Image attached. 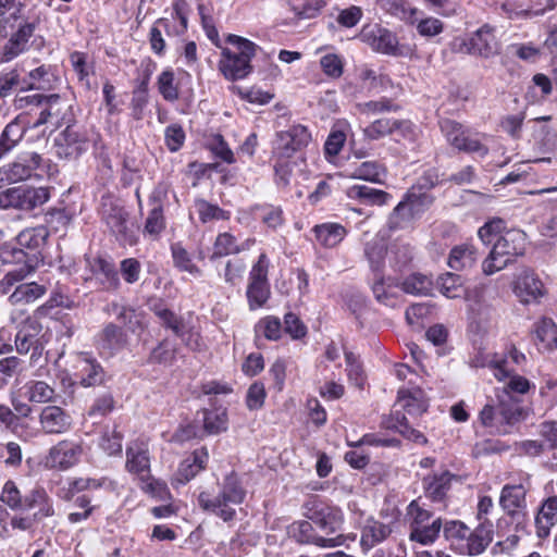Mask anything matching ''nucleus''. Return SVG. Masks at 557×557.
<instances>
[{
	"label": "nucleus",
	"instance_id": "obj_48",
	"mask_svg": "<svg viewBox=\"0 0 557 557\" xmlns=\"http://www.w3.org/2000/svg\"><path fill=\"white\" fill-rule=\"evenodd\" d=\"M49 236V231L46 226L39 225L22 231L17 235V243L20 246L28 249H39L42 247Z\"/></svg>",
	"mask_w": 557,
	"mask_h": 557
},
{
	"label": "nucleus",
	"instance_id": "obj_33",
	"mask_svg": "<svg viewBox=\"0 0 557 557\" xmlns=\"http://www.w3.org/2000/svg\"><path fill=\"white\" fill-rule=\"evenodd\" d=\"M315 240L325 248L336 247L347 235V230L339 223L326 222L312 228Z\"/></svg>",
	"mask_w": 557,
	"mask_h": 557
},
{
	"label": "nucleus",
	"instance_id": "obj_7",
	"mask_svg": "<svg viewBox=\"0 0 557 557\" xmlns=\"http://www.w3.org/2000/svg\"><path fill=\"white\" fill-rule=\"evenodd\" d=\"M0 261L2 263H23L20 268L8 271L0 280V294L7 295L13 289V286L24 281L36 271L37 265L30 259H27L23 249L14 245L4 243L0 246Z\"/></svg>",
	"mask_w": 557,
	"mask_h": 557
},
{
	"label": "nucleus",
	"instance_id": "obj_22",
	"mask_svg": "<svg viewBox=\"0 0 557 557\" xmlns=\"http://www.w3.org/2000/svg\"><path fill=\"white\" fill-rule=\"evenodd\" d=\"M513 293L523 304L536 302L544 296V285L530 269L522 270L516 277Z\"/></svg>",
	"mask_w": 557,
	"mask_h": 557
},
{
	"label": "nucleus",
	"instance_id": "obj_31",
	"mask_svg": "<svg viewBox=\"0 0 557 557\" xmlns=\"http://www.w3.org/2000/svg\"><path fill=\"white\" fill-rule=\"evenodd\" d=\"M107 225L115 234L116 238L125 245L133 246L137 237L127 226V215L121 208H113L106 216Z\"/></svg>",
	"mask_w": 557,
	"mask_h": 557
},
{
	"label": "nucleus",
	"instance_id": "obj_10",
	"mask_svg": "<svg viewBox=\"0 0 557 557\" xmlns=\"http://www.w3.org/2000/svg\"><path fill=\"white\" fill-rule=\"evenodd\" d=\"M311 141V133L301 124H294L276 133L273 153L280 159H288L306 148Z\"/></svg>",
	"mask_w": 557,
	"mask_h": 557
},
{
	"label": "nucleus",
	"instance_id": "obj_20",
	"mask_svg": "<svg viewBox=\"0 0 557 557\" xmlns=\"http://www.w3.org/2000/svg\"><path fill=\"white\" fill-rule=\"evenodd\" d=\"M70 108L71 106L65 100L61 99L59 95L46 96L40 107L41 111L39 117L34 123V127L47 124L51 127V131L59 128L65 122Z\"/></svg>",
	"mask_w": 557,
	"mask_h": 557
},
{
	"label": "nucleus",
	"instance_id": "obj_40",
	"mask_svg": "<svg viewBox=\"0 0 557 557\" xmlns=\"http://www.w3.org/2000/svg\"><path fill=\"white\" fill-rule=\"evenodd\" d=\"M484 287H474L467 294L470 317L474 322L487 321L491 314V306L483 297Z\"/></svg>",
	"mask_w": 557,
	"mask_h": 557
},
{
	"label": "nucleus",
	"instance_id": "obj_12",
	"mask_svg": "<svg viewBox=\"0 0 557 557\" xmlns=\"http://www.w3.org/2000/svg\"><path fill=\"white\" fill-rule=\"evenodd\" d=\"M42 158L35 151L20 153L12 162L0 168V184H14L32 177Z\"/></svg>",
	"mask_w": 557,
	"mask_h": 557
},
{
	"label": "nucleus",
	"instance_id": "obj_23",
	"mask_svg": "<svg viewBox=\"0 0 557 557\" xmlns=\"http://www.w3.org/2000/svg\"><path fill=\"white\" fill-rule=\"evenodd\" d=\"M75 380L84 387L99 385L104 380V371L100 363L87 354H79L75 361Z\"/></svg>",
	"mask_w": 557,
	"mask_h": 557
},
{
	"label": "nucleus",
	"instance_id": "obj_43",
	"mask_svg": "<svg viewBox=\"0 0 557 557\" xmlns=\"http://www.w3.org/2000/svg\"><path fill=\"white\" fill-rule=\"evenodd\" d=\"M54 75L50 66L40 65L32 70L26 77L22 79V90L28 89H49L52 87Z\"/></svg>",
	"mask_w": 557,
	"mask_h": 557
},
{
	"label": "nucleus",
	"instance_id": "obj_29",
	"mask_svg": "<svg viewBox=\"0 0 557 557\" xmlns=\"http://www.w3.org/2000/svg\"><path fill=\"white\" fill-rule=\"evenodd\" d=\"M346 196L367 206H384L392 200V196L381 189L366 185H354L346 189Z\"/></svg>",
	"mask_w": 557,
	"mask_h": 557
},
{
	"label": "nucleus",
	"instance_id": "obj_37",
	"mask_svg": "<svg viewBox=\"0 0 557 557\" xmlns=\"http://www.w3.org/2000/svg\"><path fill=\"white\" fill-rule=\"evenodd\" d=\"M557 523V495L546 498L536 517V533L539 537H546L553 525Z\"/></svg>",
	"mask_w": 557,
	"mask_h": 557
},
{
	"label": "nucleus",
	"instance_id": "obj_52",
	"mask_svg": "<svg viewBox=\"0 0 557 557\" xmlns=\"http://www.w3.org/2000/svg\"><path fill=\"white\" fill-rule=\"evenodd\" d=\"M414 219H417V216L413 211H411V207L406 200H403L394 208L387 224L391 230H399Z\"/></svg>",
	"mask_w": 557,
	"mask_h": 557
},
{
	"label": "nucleus",
	"instance_id": "obj_3",
	"mask_svg": "<svg viewBox=\"0 0 557 557\" xmlns=\"http://www.w3.org/2000/svg\"><path fill=\"white\" fill-rule=\"evenodd\" d=\"M226 41L236 46L238 51L234 52L228 48H222L221 59L218 63L219 70L228 81L243 79L251 73L250 62L259 47L251 40L234 34L227 35Z\"/></svg>",
	"mask_w": 557,
	"mask_h": 557
},
{
	"label": "nucleus",
	"instance_id": "obj_46",
	"mask_svg": "<svg viewBox=\"0 0 557 557\" xmlns=\"http://www.w3.org/2000/svg\"><path fill=\"white\" fill-rule=\"evenodd\" d=\"M162 29L165 30L168 36H175L171 28V22L168 18H158L153 23L149 32V42L151 50L158 55H163L166 47Z\"/></svg>",
	"mask_w": 557,
	"mask_h": 557
},
{
	"label": "nucleus",
	"instance_id": "obj_49",
	"mask_svg": "<svg viewBox=\"0 0 557 557\" xmlns=\"http://www.w3.org/2000/svg\"><path fill=\"white\" fill-rule=\"evenodd\" d=\"M97 342L101 349L112 351L122 347L124 344V335L119 326L109 323L98 334Z\"/></svg>",
	"mask_w": 557,
	"mask_h": 557
},
{
	"label": "nucleus",
	"instance_id": "obj_17",
	"mask_svg": "<svg viewBox=\"0 0 557 557\" xmlns=\"http://www.w3.org/2000/svg\"><path fill=\"white\" fill-rule=\"evenodd\" d=\"M359 39L376 52L397 54L398 39L396 35L381 25L363 26L359 34Z\"/></svg>",
	"mask_w": 557,
	"mask_h": 557
},
{
	"label": "nucleus",
	"instance_id": "obj_39",
	"mask_svg": "<svg viewBox=\"0 0 557 557\" xmlns=\"http://www.w3.org/2000/svg\"><path fill=\"white\" fill-rule=\"evenodd\" d=\"M23 388L25 398L33 404H51L57 396L54 388L44 381H28Z\"/></svg>",
	"mask_w": 557,
	"mask_h": 557
},
{
	"label": "nucleus",
	"instance_id": "obj_50",
	"mask_svg": "<svg viewBox=\"0 0 557 557\" xmlns=\"http://www.w3.org/2000/svg\"><path fill=\"white\" fill-rule=\"evenodd\" d=\"M158 90L164 100L174 102L178 99V87L173 70L166 69L160 73L157 81Z\"/></svg>",
	"mask_w": 557,
	"mask_h": 557
},
{
	"label": "nucleus",
	"instance_id": "obj_19",
	"mask_svg": "<svg viewBox=\"0 0 557 557\" xmlns=\"http://www.w3.org/2000/svg\"><path fill=\"white\" fill-rule=\"evenodd\" d=\"M125 469L138 479L150 473L149 443L145 438L132 441L126 447Z\"/></svg>",
	"mask_w": 557,
	"mask_h": 557
},
{
	"label": "nucleus",
	"instance_id": "obj_36",
	"mask_svg": "<svg viewBox=\"0 0 557 557\" xmlns=\"http://www.w3.org/2000/svg\"><path fill=\"white\" fill-rule=\"evenodd\" d=\"M385 174V168L376 161H363L360 163H351L345 170V176L362 180L372 183H380L381 176Z\"/></svg>",
	"mask_w": 557,
	"mask_h": 557
},
{
	"label": "nucleus",
	"instance_id": "obj_56",
	"mask_svg": "<svg viewBox=\"0 0 557 557\" xmlns=\"http://www.w3.org/2000/svg\"><path fill=\"white\" fill-rule=\"evenodd\" d=\"M245 272L246 263L240 259H233L226 262L223 272L219 275L230 286H237L242 283Z\"/></svg>",
	"mask_w": 557,
	"mask_h": 557
},
{
	"label": "nucleus",
	"instance_id": "obj_16",
	"mask_svg": "<svg viewBox=\"0 0 557 557\" xmlns=\"http://www.w3.org/2000/svg\"><path fill=\"white\" fill-rule=\"evenodd\" d=\"M38 423L44 434L60 435L72 429L73 418L64 408L47 405L39 412Z\"/></svg>",
	"mask_w": 557,
	"mask_h": 557
},
{
	"label": "nucleus",
	"instance_id": "obj_64",
	"mask_svg": "<svg viewBox=\"0 0 557 557\" xmlns=\"http://www.w3.org/2000/svg\"><path fill=\"white\" fill-rule=\"evenodd\" d=\"M164 228L165 219L163 215V209L151 208L145 223L144 232L156 238L163 232Z\"/></svg>",
	"mask_w": 557,
	"mask_h": 557
},
{
	"label": "nucleus",
	"instance_id": "obj_32",
	"mask_svg": "<svg viewBox=\"0 0 557 557\" xmlns=\"http://www.w3.org/2000/svg\"><path fill=\"white\" fill-rule=\"evenodd\" d=\"M532 334L539 349L555 350L557 346V325L550 318H542L536 321Z\"/></svg>",
	"mask_w": 557,
	"mask_h": 557
},
{
	"label": "nucleus",
	"instance_id": "obj_8",
	"mask_svg": "<svg viewBox=\"0 0 557 557\" xmlns=\"http://www.w3.org/2000/svg\"><path fill=\"white\" fill-rule=\"evenodd\" d=\"M49 199L48 187L17 186L0 193V207L28 212L45 205Z\"/></svg>",
	"mask_w": 557,
	"mask_h": 557
},
{
	"label": "nucleus",
	"instance_id": "obj_6",
	"mask_svg": "<svg viewBox=\"0 0 557 557\" xmlns=\"http://www.w3.org/2000/svg\"><path fill=\"white\" fill-rule=\"evenodd\" d=\"M50 334L44 331L40 322L35 319H26L18 327L14 337V348L20 355L29 354L32 363H37L42 357Z\"/></svg>",
	"mask_w": 557,
	"mask_h": 557
},
{
	"label": "nucleus",
	"instance_id": "obj_51",
	"mask_svg": "<svg viewBox=\"0 0 557 557\" xmlns=\"http://www.w3.org/2000/svg\"><path fill=\"white\" fill-rule=\"evenodd\" d=\"M171 252L174 265L178 270L188 272L195 276L201 275L200 269L193 262L190 255L180 243L171 246Z\"/></svg>",
	"mask_w": 557,
	"mask_h": 557
},
{
	"label": "nucleus",
	"instance_id": "obj_13",
	"mask_svg": "<svg viewBox=\"0 0 557 557\" xmlns=\"http://www.w3.org/2000/svg\"><path fill=\"white\" fill-rule=\"evenodd\" d=\"M89 148V138L85 131L75 126H67L54 139V151L58 158L73 160L86 152Z\"/></svg>",
	"mask_w": 557,
	"mask_h": 557
},
{
	"label": "nucleus",
	"instance_id": "obj_30",
	"mask_svg": "<svg viewBox=\"0 0 557 557\" xmlns=\"http://www.w3.org/2000/svg\"><path fill=\"white\" fill-rule=\"evenodd\" d=\"M392 534L389 524L370 520L361 531L360 546L364 553L371 550L374 546L384 542Z\"/></svg>",
	"mask_w": 557,
	"mask_h": 557
},
{
	"label": "nucleus",
	"instance_id": "obj_5",
	"mask_svg": "<svg viewBox=\"0 0 557 557\" xmlns=\"http://www.w3.org/2000/svg\"><path fill=\"white\" fill-rule=\"evenodd\" d=\"M441 132L446 141L458 151L467 153H476L484 158L488 153V148L483 143L487 136L471 131L454 120H443L440 122Z\"/></svg>",
	"mask_w": 557,
	"mask_h": 557
},
{
	"label": "nucleus",
	"instance_id": "obj_24",
	"mask_svg": "<svg viewBox=\"0 0 557 557\" xmlns=\"http://www.w3.org/2000/svg\"><path fill=\"white\" fill-rule=\"evenodd\" d=\"M34 509L33 520L37 522L54 516L53 500L42 486H35L24 495L23 510Z\"/></svg>",
	"mask_w": 557,
	"mask_h": 557
},
{
	"label": "nucleus",
	"instance_id": "obj_38",
	"mask_svg": "<svg viewBox=\"0 0 557 557\" xmlns=\"http://www.w3.org/2000/svg\"><path fill=\"white\" fill-rule=\"evenodd\" d=\"M26 128L18 119L10 122L0 135V160L11 152L23 139Z\"/></svg>",
	"mask_w": 557,
	"mask_h": 557
},
{
	"label": "nucleus",
	"instance_id": "obj_9",
	"mask_svg": "<svg viewBox=\"0 0 557 557\" xmlns=\"http://www.w3.org/2000/svg\"><path fill=\"white\" fill-rule=\"evenodd\" d=\"M455 50L482 58H491L499 52V42L495 36V28L485 24L472 33L469 38L456 39Z\"/></svg>",
	"mask_w": 557,
	"mask_h": 557
},
{
	"label": "nucleus",
	"instance_id": "obj_28",
	"mask_svg": "<svg viewBox=\"0 0 557 557\" xmlns=\"http://www.w3.org/2000/svg\"><path fill=\"white\" fill-rule=\"evenodd\" d=\"M478 259V248L472 244L465 243L451 248L447 259V264L455 271H463L474 267Z\"/></svg>",
	"mask_w": 557,
	"mask_h": 557
},
{
	"label": "nucleus",
	"instance_id": "obj_58",
	"mask_svg": "<svg viewBox=\"0 0 557 557\" xmlns=\"http://www.w3.org/2000/svg\"><path fill=\"white\" fill-rule=\"evenodd\" d=\"M270 296L269 283L249 282L247 298L250 309L262 307Z\"/></svg>",
	"mask_w": 557,
	"mask_h": 557
},
{
	"label": "nucleus",
	"instance_id": "obj_15",
	"mask_svg": "<svg viewBox=\"0 0 557 557\" xmlns=\"http://www.w3.org/2000/svg\"><path fill=\"white\" fill-rule=\"evenodd\" d=\"M151 309L160 319L161 323L180 336L187 347L193 350H201L205 347V343L200 334L194 330H186V325L183 321L170 311L162 302L159 301L153 304Z\"/></svg>",
	"mask_w": 557,
	"mask_h": 557
},
{
	"label": "nucleus",
	"instance_id": "obj_35",
	"mask_svg": "<svg viewBox=\"0 0 557 557\" xmlns=\"http://www.w3.org/2000/svg\"><path fill=\"white\" fill-rule=\"evenodd\" d=\"M364 256L369 262V267L374 274H382L388 250L386 240L375 236L364 246Z\"/></svg>",
	"mask_w": 557,
	"mask_h": 557
},
{
	"label": "nucleus",
	"instance_id": "obj_62",
	"mask_svg": "<svg viewBox=\"0 0 557 557\" xmlns=\"http://www.w3.org/2000/svg\"><path fill=\"white\" fill-rule=\"evenodd\" d=\"M438 285L441 293L447 298H457L463 292L461 276L457 274L446 273L441 276Z\"/></svg>",
	"mask_w": 557,
	"mask_h": 557
},
{
	"label": "nucleus",
	"instance_id": "obj_14",
	"mask_svg": "<svg viewBox=\"0 0 557 557\" xmlns=\"http://www.w3.org/2000/svg\"><path fill=\"white\" fill-rule=\"evenodd\" d=\"M83 453L82 443L62 440L49 449L45 465L50 469L67 470L78 463Z\"/></svg>",
	"mask_w": 557,
	"mask_h": 557
},
{
	"label": "nucleus",
	"instance_id": "obj_61",
	"mask_svg": "<svg viewBox=\"0 0 557 557\" xmlns=\"http://www.w3.org/2000/svg\"><path fill=\"white\" fill-rule=\"evenodd\" d=\"M0 499L12 510H23L24 496L13 481L4 483Z\"/></svg>",
	"mask_w": 557,
	"mask_h": 557
},
{
	"label": "nucleus",
	"instance_id": "obj_44",
	"mask_svg": "<svg viewBox=\"0 0 557 557\" xmlns=\"http://www.w3.org/2000/svg\"><path fill=\"white\" fill-rule=\"evenodd\" d=\"M493 524L488 521H483L481 524L469 535L468 549L470 555L481 554L493 540Z\"/></svg>",
	"mask_w": 557,
	"mask_h": 557
},
{
	"label": "nucleus",
	"instance_id": "obj_54",
	"mask_svg": "<svg viewBox=\"0 0 557 557\" xmlns=\"http://www.w3.org/2000/svg\"><path fill=\"white\" fill-rule=\"evenodd\" d=\"M403 289L407 294L428 295L432 289V280L420 273H413L403 283Z\"/></svg>",
	"mask_w": 557,
	"mask_h": 557
},
{
	"label": "nucleus",
	"instance_id": "obj_26",
	"mask_svg": "<svg viewBox=\"0 0 557 557\" xmlns=\"http://www.w3.org/2000/svg\"><path fill=\"white\" fill-rule=\"evenodd\" d=\"M209 460L207 448L196 449L189 457L184 459L173 478L172 484L183 485L194 479L201 470L206 468Z\"/></svg>",
	"mask_w": 557,
	"mask_h": 557
},
{
	"label": "nucleus",
	"instance_id": "obj_55",
	"mask_svg": "<svg viewBox=\"0 0 557 557\" xmlns=\"http://www.w3.org/2000/svg\"><path fill=\"white\" fill-rule=\"evenodd\" d=\"M502 12L506 15V17L510 20L516 18H532L535 16H541L545 14V9H523L520 4L513 1H506L500 5Z\"/></svg>",
	"mask_w": 557,
	"mask_h": 557
},
{
	"label": "nucleus",
	"instance_id": "obj_25",
	"mask_svg": "<svg viewBox=\"0 0 557 557\" xmlns=\"http://www.w3.org/2000/svg\"><path fill=\"white\" fill-rule=\"evenodd\" d=\"M36 29L35 22L21 24L15 33L2 48L1 61L9 62L27 50L28 41Z\"/></svg>",
	"mask_w": 557,
	"mask_h": 557
},
{
	"label": "nucleus",
	"instance_id": "obj_41",
	"mask_svg": "<svg viewBox=\"0 0 557 557\" xmlns=\"http://www.w3.org/2000/svg\"><path fill=\"white\" fill-rule=\"evenodd\" d=\"M453 475L448 471H442L425 476L423 480L426 495L433 500H442L450 487Z\"/></svg>",
	"mask_w": 557,
	"mask_h": 557
},
{
	"label": "nucleus",
	"instance_id": "obj_60",
	"mask_svg": "<svg viewBox=\"0 0 557 557\" xmlns=\"http://www.w3.org/2000/svg\"><path fill=\"white\" fill-rule=\"evenodd\" d=\"M196 208L199 219L202 223H207L213 220H227L230 218V212L206 200H197Z\"/></svg>",
	"mask_w": 557,
	"mask_h": 557
},
{
	"label": "nucleus",
	"instance_id": "obj_27",
	"mask_svg": "<svg viewBox=\"0 0 557 557\" xmlns=\"http://www.w3.org/2000/svg\"><path fill=\"white\" fill-rule=\"evenodd\" d=\"M8 294V301L11 306L28 305L35 302L47 293V286L37 282H18Z\"/></svg>",
	"mask_w": 557,
	"mask_h": 557
},
{
	"label": "nucleus",
	"instance_id": "obj_11",
	"mask_svg": "<svg viewBox=\"0 0 557 557\" xmlns=\"http://www.w3.org/2000/svg\"><path fill=\"white\" fill-rule=\"evenodd\" d=\"M306 517L327 536L341 531L344 513L341 508L311 499L306 504Z\"/></svg>",
	"mask_w": 557,
	"mask_h": 557
},
{
	"label": "nucleus",
	"instance_id": "obj_1",
	"mask_svg": "<svg viewBox=\"0 0 557 557\" xmlns=\"http://www.w3.org/2000/svg\"><path fill=\"white\" fill-rule=\"evenodd\" d=\"M245 496L246 491L242 486L237 474L231 472L224 478L216 494L202 491L198 496V505L202 510L227 522L235 518L236 510L234 506L240 505Z\"/></svg>",
	"mask_w": 557,
	"mask_h": 557
},
{
	"label": "nucleus",
	"instance_id": "obj_2",
	"mask_svg": "<svg viewBox=\"0 0 557 557\" xmlns=\"http://www.w3.org/2000/svg\"><path fill=\"white\" fill-rule=\"evenodd\" d=\"M528 411L512 396L497 395L496 404H486L480 412V420L492 432L505 435L512 432L513 428L525 420Z\"/></svg>",
	"mask_w": 557,
	"mask_h": 557
},
{
	"label": "nucleus",
	"instance_id": "obj_63",
	"mask_svg": "<svg viewBox=\"0 0 557 557\" xmlns=\"http://www.w3.org/2000/svg\"><path fill=\"white\" fill-rule=\"evenodd\" d=\"M255 330L258 335H262L270 341H276L281 336L282 326L277 318L267 317L257 323Z\"/></svg>",
	"mask_w": 557,
	"mask_h": 557
},
{
	"label": "nucleus",
	"instance_id": "obj_59",
	"mask_svg": "<svg viewBox=\"0 0 557 557\" xmlns=\"http://www.w3.org/2000/svg\"><path fill=\"white\" fill-rule=\"evenodd\" d=\"M506 223L502 219H493L486 222L478 231V236L484 245L494 243L500 234L506 232Z\"/></svg>",
	"mask_w": 557,
	"mask_h": 557
},
{
	"label": "nucleus",
	"instance_id": "obj_21",
	"mask_svg": "<svg viewBox=\"0 0 557 557\" xmlns=\"http://www.w3.org/2000/svg\"><path fill=\"white\" fill-rule=\"evenodd\" d=\"M292 536L301 544H312L322 548H332L343 545L344 536L337 534L335 536L319 535L311 522L302 520L290 527Z\"/></svg>",
	"mask_w": 557,
	"mask_h": 557
},
{
	"label": "nucleus",
	"instance_id": "obj_53",
	"mask_svg": "<svg viewBox=\"0 0 557 557\" xmlns=\"http://www.w3.org/2000/svg\"><path fill=\"white\" fill-rule=\"evenodd\" d=\"M413 248L407 243H395L388 251V262L394 269H401L412 259Z\"/></svg>",
	"mask_w": 557,
	"mask_h": 557
},
{
	"label": "nucleus",
	"instance_id": "obj_47",
	"mask_svg": "<svg viewBox=\"0 0 557 557\" xmlns=\"http://www.w3.org/2000/svg\"><path fill=\"white\" fill-rule=\"evenodd\" d=\"M442 527L440 518L433 520L431 524L416 525L411 529L409 539L422 545H431L437 540Z\"/></svg>",
	"mask_w": 557,
	"mask_h": 557
},
{
	"label": "nucleus",
	"instance_id": "obj_42",
	"mask_svg": "<svg viewBox=\"0 0 557 557\" xmlns=\"http://www.w3.org/2000/svg\"><path fill=\"white\" fill-rule=\"evenodd\" d=\"M247 246H238L236 243V238L230 233H221L216 236L213 243L212 255L210 256V260H214L216 258L225 257L228 255L238 253L242 250H245L255 243L253 239H248Z\"/></svg>",
	"mask_w": 557,
	"mask_h": 557
},
{
	"label": "nucleus",
	"instance_id": "obj_57",
	"mask_svg": "<svg viewBox=\"0 0 557 557\" xmlns=\"http://www.w3.org/2000/svg\"><path fill=\"white\" fill-rule=\"evenodd\" d=\"M139 481L140 488L150 496L159 500L170 498V492L166 484L163 481L152 478L150 473L140 478Z\"/></svg>",
	"mask_w": 557,
	"mask_h": 557
},
{
	"label": "nucleus",
	"instance_id": "obj_18",
	"mask_svg": "<svg viewBox=\"0 0 557 557\" xmlns=\"http://www.w3.org/2000/svg\"><path fill=\"white\" fill-rule=\"evenodd\" d=\"M527 487L520 484H506L503 486L499 505L503 510L518 524L522 523L527 516Z\"/></svg>",
	"mask_w": 557,
	"mask_h": 557
},
{
	"label": "nucleus",
	"instance_id": "obj_34",
	"mask_svg": "<svg viewBox=\"0 0 557 557\" xmlns=\"http://www.w3.org/2000/svg\"><path fill=\"white\" fill-rule=\"evenodd\" d=\"M470 364L473 368H490L498 381H504L508 376V361L484 349L478 350L471 358Z\"/></svg>",
	"mask_w": 557,
	"mask_h": 557
},
{
	"label": "nucleus",
	"instance_id": "obj_4",
	"mask_svg": "<svg viewBox=\"0 0 557 557\" xmlns=\"http://www.w3.org/2000/svg\"><path fill=\"white\" fill-rule=\"evenodd\" d=\"M525 234L520 230H507L493 243L492 249L482 261V272L493 275L523 253Z\"/></svg>",
	"mask_w": 557,
	"mask_h": 557
},
{
	"label": "nucleus",
	"instance_id": "obj_45",
	"mask_svg": "<svg viewBox=\"0 0 557 557\" xmlns=\"http://www.w3.org/2000/svg\"><path fill=\"white\" fill-rule=\"evenodd\" d=\"M201 422L207 434H218L227 429L226 409L218 407L214 409H205L201 412Z\"/></svg>",
	"mask_w": 557,
	"mask_h": 557
}]
</instances>
